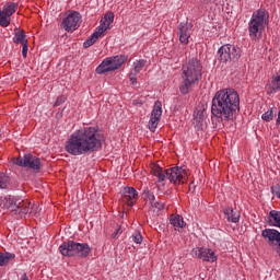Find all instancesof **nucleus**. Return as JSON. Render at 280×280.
<instances>
[{"mask_svg":"<svg viewBox=\"0 0 280 280\" xmlns=\"http://www.w3.org/2000/svg\"><path fill=\"white\" fill-rule=\"evenodd\" d=\"M104 136L97 127H83L70 135L65 144V150L71 156H86L102 150Z\"/></svg>","mask_w":280,"mask_h":280,"instance_id":"f257e3e1","label":"nucleus"},{"mask_svg":"<svg viewBox=\"0 0 280 280\" xmlns=\"http://www.w3.org/2000/svg\"><path fill=\"white\" fill-rule=\"evenodd\" d=\"M211 115L218 121H233L240 115V94L234 89L219 90L211 102Z\"/></svg>","mask_w":280,"mask_h":280,"instance_id":"f03ea898","label":"nucleus"},{"mask_svg":"<svg viewBox=\"0 0 280 280\" xmlns=\"http://www.w3.org/2000/svg\"><path fill=\"white\" fill-rule=\"evenodd\" d=\"M202 80V61L197 57L188 59L182 67V83L179 91L183 95H187L191 91V86L196 82Z\"/></svg>","mask_w":280,"mask_h":280,"instance_id":"7ed1b4c3","label":"nucleus"},{"mask_svg":"<svg viewBox=\"0 0 280 280\" xmlns=\"http://www.w3.org/2000/svg\"><path fill=\"white\" fill-rule=\"evenodd\" d=\"M270 23V13L266 9H258L253 12L248 22V36L250 40L258 43L260 38H264V32Z\"/></svg>","mask_w":280,"mask_h":280,"instance_id":"20e7f679","label":"nucleus"},{"mask_svg":"<svg viewBox=\"0 0 280 280\" xmlns=\"http://www.w3.org/2000/svg\"><path fill=\"white\" fill-rule=\"evenodd\" d=\"M153 176H156L159 183H163L166 178L170 179V183H174V185H182L187 180V171L185 167H171L167 170H163V167L155 165L152 168Z\"/></svg>","mask_w":280,"mask_h":280,"instance_id":"39448f33","label":"nucleus"},{"mask_svg":"<svg viewBox=\"0 0 280 280\" xmlns=\"http://www.w3.org/2000/svg\"><path fill=\"white\" fill-rule=\"evenodd\" d=\"M91 246L86 243H78L74 241L63 242L59 246V253L62 257H81L86 258L91 255Z\"/></svg>","mask_w":280,"mask_h":280,"instance_id":"423d86ee","label":"nucleus"},{"mask_svg":"<svg viewBox=\"0 0 280 280\" xmlns=\"http://www.w3.org/2000/svg\"><path fill=\"white\" fill-rule=\"evenodd\" d=\"M128 60V57L124 55H117L105 58L101 65L96 68V73L103 75V73H110V71H117Z\"/></svg>","mask_w":280,"mask_h":280,"instance_id":"0eeeda50","label":"nucleus"},{"mask_svg":"<svg viewBox=\"0 0 280 280\" xmlns=\"http://www.w3.org/2000/svg\"><path fill=\"white\" fill-rule=\"evenodd\" d=\"M218 56L220 62H237L242 58V49L235 45L225 44L221 46L218 50Z\"/></svg>","mask_w":280,"mask_h":280,"instance_id":"6e6552de","label":"nucleus"},{"mask_svg":"<svg viewBox=\"0 0 280 280\" xmlns=\"http://www.w3.org/2000/svg\"><path fill=\"white\" fill-rule=\"evenodd\" d=\"M15 165H19V167H27L36 173L40 172V167L43 166L40 160L31 153L25 154L23 158H18Z\"/></svg>","mask_w":280,"mask_h":280,"instance_id":"1a4fd4ad","label":"nucleus"},{"mask_svg":"<svg viewBox=\"0 0 280 280\" xmlns=\"http://www.w3.org/2000/svg\"><path fill=\"white\" fill-rule=\"evenodd\" d=\"M19 10V4L14 2H7L2 10L0 9V26L9 27L12 15Z\"/></svg>","mask_w":280,"mask_h":280,"instance_id":"9d476101","label":"nucleus"},{"mask_svg":"<svg viewBox=\"0 0 280 280\" xmlns=\"http://www.w3.org/2000/svg\"><path fill=\"white\" fill-rule=\"evenodd\" d=\"M82 15L80 12L72 11L62 20V27L66 32H75L80 27V20Z\"/></svg>","mask_w":280,"mask_h":280,"instance_id":"9b49d317","label":"nucleus"},{"mask_svg":"<svg viewBox=\"0 0 280 280\" xmlns=\"http://www.w3.org/2000/svg\"><path fill=\"white\" fill-rule=\"evenodd\" d=\"M192 257H197V259H201V261H218V256H215V252L211 248L207 247H196L192 249Z\"/></svg>","mask_w":280,"mask_h":280,"instance_id":"f8f14e48","label":"nucleus"},{"mask_svg":"<svg viewBox=\"0 0 280 280\" xmlns=\"http://www.w3.org/2000/svg\"><path fill=\"white\" fill-rule=\"evenodd\" d=\"M137 198H139V192L135 187H125L121 192V200L128 207H135V202H137Z\"/></svg>","mask_w":280,"mask_h":280,"instance_id":"ddd939ff","label":"nucleus"},{"mask_svg":"<svg viewBox=\"0 0 280 280\" xmlns=\"http://www.w3.org/2000/svg\"><path fill=\"white\" fill-rule=\"evenodd\" d=\"M179 42L182 45H189V38H191V25L187 23H180L177 27Z\"/></svg>","mask_w":280,"mask_h":280,"instance_id":"4468645a","label":"nucleus"},{"mask_svg":"<svg viewBox=\"0 0 280 280\" xmlns=\"http://www.w3.org/2000/svg\"><path fill=\"white\" fill-rule=\"evenodd\" d=\"M192 124H194L196 130H203V129L207 128V118H206V115H205V109L198 110L195 114Z\"/></svg>","mask_w":280,"mask_h":280,"instance_id":"2eb2a0df","label":"nucleus"},{"mask_svg":"<svg viewBox=\"0 0 280 280\" xmlns=\"http://www.w3.org/2000/svg\"><path fill=\"white\" fill-rule=\"evenodd\" d=\"M21 199H16V197H5L3 207L4 209H8L11 211V213H15L16 210H19V205H21Z\"/></svg>","mask_w":280,"mask_h":280,"instance_id":"dca6fc26","label":"nucleus"},{"mask_svg":"<svg viewBox=\"0 0 280 280\" xmlns=\"http://www.w3.org/2000/svg\"><path fill=\"white\" fill-rule=\"evenodd\" d=\"M27 213H32V203L20 200V205L18 206V210H15L14 215H19V218H25Z\"/></svg>","mask_w":280,"mask_h":280,"instance_id":"f3484780","label":"nucleus"},{"mask_svg":"<svg viewBox=\"0 0 280 280\" xmlns=\"http://www.w3.org/2000/svg\"><path fill=\"white\" fill-rule=\"evenodd\" d=\"M223 213L228 222H232L233 224H237V222H240V212H237V210H234L233 208H225Z\"/></svg>","mask_w":280,"mask_h":280,"instance_id":"a211bd4d","label":"nucleus"},{"mask_svg":"<svg viewBox=\"0 0 280 280\" xmlns=\"http://www.w3.org/2000/svg\"><path fill=\"white\" fill-rule=\"evenodd\" d=\"M269 89L270 93H280V70L271 77Z\"/></svg>","mask_w":280,"mask_h":280,"instance_id":"6ab92c4d","label":"nucleus"},{"mask_svg":"<svg viewBox=\"0 0 280 280\" xmlns=\"http://www.w3.org/2000/svg\"><path fill=\"white\" fill-rule=\"evenodd\" d=\"M269 226H277L280 229V211L271 210L268 217Z\"/></svg>","mask_w":280,"mask_h":280,"instance_id":"aec40b11","label":"nucleus"},{"mask_svg":"<svg viewBox=\"0 0 280 280\" xmlns=\"http://www.w3.org/2000/svg\"><path fill=\"white\" fill-rule=\"evenodd\" d=\"M170 223L172 224V226H174V229H185V226H187V223H185V220L176 214H172L171 219H170Z\"/></svg>","mask_w":280,"mask_h":280,"instance_id":"412c9836","label":"nucleus"},{"mask_svg":"<svg viewBox=\"0 0 280 280\" xmlns=\"http://www.w3.org/2000/svg\"><path fill=\"white\" fill-rule=\"evenodd\" d=\"M25 31H21L19 28L14 30V37H13V43L16 45H23L27 43V39L25 38Z\"/></svg>","mask_w":280,"mask_h":280,"instance_id":"4be33fe9","label":"nucleus"},{"mask_svg":"<svg viewBox=\"0 0 280 280\" xmlns=\"http://www.w3.org/2000/svg\"><path fill=\"white\" fill-rule=\"evenodd\" d=\"M16 255L9 253V252H0V268H3V266H8L12 259H14Z\"/></svg>","mask_w":280,"mask_h":280,"instance_id":"5701e85b","label":"nucleus"},{"mask_svg":"<svg viewBox=\"0 0 280 280\" xmlns=\"http://www.w3.org/2000/svg\"><path fill=\"white\" fill-rule=\"evenodd\" d=\"M102 38V35H98L97 31H95L90 38H88L84 43H83V47L84 49H89V47H93V45H95V43H97V40Z\"/></svg>","mask_w":280,"mask_h":280,"instance_id":"b1692460","label":"nucleus"},{"mask_svg":"<svg viewBox=\"0 0 280 280\" xmlns=\"http://www.w3.org/2000/svg\"><path fill=\"white\" fill-rule=\"evenodd\" d=\"M148 61L144 59L136 60L132 65L133 68L131 70V73H136L137 75H139V73L143 71V68L145 67Z\"/></svg>","mask_w":280,"mask_h":280,"instance_id":"393cba45","label":"nucleus"},{"mask_svg":"<svg viewBox=\"0 0 280 280\" xmlns=\"http://www.w3.org/2000/svg\"><path fill=\"white\" fill-rule=\"evenodd\" d=\"M162 115H163V104H161L160 101H156L153 106L151 117H153L155 119H161Z\"/></svg>","mask_w":280,"mask_h":280,"instance_id":"a878e982","label":"nucleus"},{"mask_svg":"<svg viewBox=\"0 0 280 280\" xmlns=\"http://www.w3.org/2000/svg\"><path fill=\"white\" fill-rule=\"evenodd\" d=\"M142 198H143V200H145V202H150V205H152V202H154V200H156L154 192L150 191V188H148V187L143 188Z\"/></svg>","mask_w":280,"mask_h":280,"instance_id":"bb28decb","label":"nucleus"},{"mask_svg":"<svg viewBox=\"0 0 280 280\" xmlns=\"http://www.w3.org/2000/svg\"><path fill=\"white\" fill-rule=\"evenodd\" d=\"M8 185H10V176L0 172V189H8Z\"/></svg>","mask_w":280,"mask_h":280,"instance_id":"cd10ccee","label":"nucleus"},{"mask_svg":"<svg viewBox=\"0 0 280 280\" xmlns=\"http://www.w3.org/2000/svg\"><path fill=\"white\" fill-rule=\"evenodd\" d=\"M110 27V24L106 22L104 19L101 20L100 26L96 28L98 35L104 36V32Z\"/></svg>","mask_w":280,"mask_h":280,"instance_id":"c85d7f7f","label":"nucleus"},{"mask_svg":"<svg viewBox=\"0 0 280 280\" xmlns=\"http://www.w3.org/2000/svg\"><path fill=\"white\" fill-rule=\"evenodd\" d=\"M159 121H161V119H159V118H154V117H150V120H149V130L151 131V132H155V130H156V128H158V126H159Z\"/></svg>","mask_w":280,"mask_h":280,"instance_id":"c756f323","label":"nucleus"},{"mask_svg":"<svg viewBox=\"0 0 280 280\" xmlns=\"http://www.w3.org/2000/svg\"><path fill=\"white\" fill-rule=\"evenodd\" d=\"M261 119L262 121H272V119H275V112H272V109H268L261 115Z\"/></svg>","mask_w":280,"mask_h":280,"instance_id":"7c9ffc66","label":"nucleus"},{"mask_svg":"<svg viewBox=\"0 0 280 280\" xmlns=\"http://www.w3.org/2000/svg\"><path fill=\"white\" fill-rule=\"evenodd\" d=\"M151 206L154 208V209H158V211H163V209H165V201H153L151 203Z\"/></svg>","mask_w":280,"mask_h":280,"instance_id":"2f4dec72","label":"nucleus"},{"mask_svg":"<svg viewBox=\"0 0 280 280\" xmlns=\"http://www.w3.org/2000/svg\"><path fill=\"white\" fill-rule=\"evenodd\" d=\"M103 20H105V22L109 25H113V21H115V14L113 12L106 13Z\"/></svg>","mask_w":280,"mask_h":280,"instance_id":"473e14b6","label":"nucleus"},{"mask_svg":"<svg viewBox=\"0 0 280 280\" xmlns=\"http://www.w3.org/2000/svg\"><path fill=\"white\" fill-rule=\"evenodd\" d=\"M132 242H135V244H141V242H143V236H141V233L136 232L135 234H132Z\"/></svg>","mask_w":280,"mask_h":280,"instance_id":"72a5a7b5","label":"nucleus"},{"mask_svg":"<svg viewBox=\"0 0 280 280\" xmlns=\"http://www.w3.org/2000/svg\"><path fill=\"white\" fill-rule=\"evenodd\" d=\"M271 194L280 199V185L271 186Z\"/></svg>","mask_w":280,"mask_h":280,"instance_id":"f704fd0d","label":"nucleus"},{"mask_svg":"<svg viewBox=\"0 0 280 280\" xmlns=\"http://www.w3.org/2000/svg\"><path fill=\"white\" fill-rule=\"evenodd\" d=\"M65 102H67V96L61 95V96L57 97L54 106H61V104H65Z\"/></svg>","mask_w":280,"mask_h":280,"instance_id":"c9c22d12","label":"nucleus"},{"mask_svg":"<svg viewBox=\"0 0 280 280\" xmlns=\"http://www.w3.org/2000/svg\"><path fill=\"white\" fill-rule=\"evenodd\" d=\"M129 80H130L131 84H132L133 86H136V84H137V73L130 72V73H129Z\"/></svg>","mask_w":280,"mask_h":280,"instance_id":"e433bc0d","label":"nucleus"},{"mask_svg":"<svg viewBox=\"0 0 280 280\" xmlns=\"http://www.w3.org/2000/svg\"><path fill=\"white\" fill-rule=\"evenodd\" d=\"M27 51H28V46H27V42L22 44V56L23 58H27Z\"/></svg>","mask_w":280,"mask_h":280,"instance_id":"4c0bfd02","label":"nucleus"},{"mask_svg":"<svg viewBox=\"0 0 280 280\" xmlns=\"http://www.w3.org/2000/svg\"><path fill=\"white\" fill-rule=\"evenodd\" d=\"M119 233H121V228H118L116 230V232L113 234V237H117V235H119Z\"/></svg>","mask_w":280,"mask_h":280,"instance_id":"58836bf2","label":"nucleus"},{"mask_svg":"<svg viewBox=\"0 0 280 280\" xmlns=\"http://www.w3.org/2000/svg\"><path fill=\"white\" fill-rule=\"evenodd\" d=\"M28 278H27V273H22L21 275V278H20V280H27Z\"/></svg>","mask_w":280,"mask_h":280,"instance_id":"ea45409f","label":"nucleus"},{"mask_svg":"<svg viewBox=\"0 0 280 280\" xmlns=\"http://www.w3.org/2000/svg\"><path fill=\"white\" fill-rule=\"evenodd\" d=\"M201 1H207L208 3H211V1H213V0H201Z\"/></svg>","mask_w":280,"mask_h":280,"instance_id":"a19ab883","label":"nucleus"}]
</instances>
